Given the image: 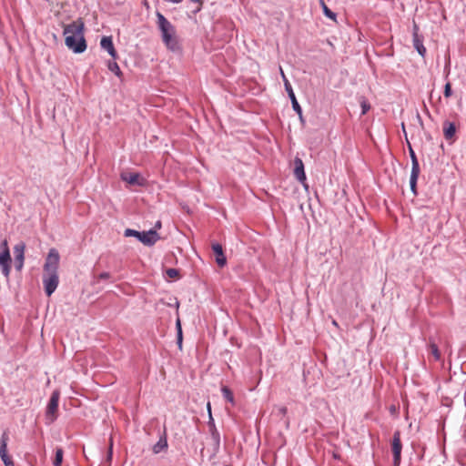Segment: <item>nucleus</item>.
<instances>
[{
	"mask_svg": "<svg viewBox=\"0 0 466 466\" xmlns=\"http://www.w3.org/2000/svg\"><path fill=\"white\" fill-rule=\"evenodd\" d=\"M60 256L56 248H51L44 264L43 284L46 294L50 297L59 284L58 266Z\"/></svg>",
	"mask_w": 466,
	"mask_h": 466,
	"instance_id": "obj_1",
	"label": "nucleus"
},
{
	"mask_svg": "<svg viewBox=\"0 0 466 466\" xmlns=\"http://www.w3.org/2000/svg\"><path fill=\"white\" fill-rule=\"evenodd\" d=\"M63 34L66 46L70 50L80 54L86 49V42L84 37V22L81 19L65 25Z\"/></svg>",
	"mask_w": 466,
	"mask_h": 466,
	"instance_id": "obj_2",
	"label": "nucleus"
},
{
	"mask_svg": "<svg viewBox=\"0 0 466 466\" xmlns=\"http://www.w3.org/2000/svg\"><path fill=\"white\" fill-rule=\"evenodd\" d=\"M157 18L163 43L172 51L178 49V42L173 25L160 12H157Z\"/></svg>",
	"mask_w": 466,
	"mask_h": 466,
	"instance_id": "obj_3",
	"label": "nucleus"
},
{
	"mask_svg": "<svg viewBox=\"0 0 466 466\" xmlns=\"http://www.w3.org/2000/svg\"><path fill=\"white\" fill-rule=\"evenodd\" d=\"M124 236L135 237L138 238V240L141 241L144 245L147 246H152L159 239V236L156 229L139 232L135 229L127 228L124 232Z\"/></svg>",
	"mask_w": 466,
	"mask_h": 466,
	"instance_id": "obj_4",
	"label": "nucleus"
},
{
	"mask_svg": "<svg viewBox=\"0 0 466 466\" xmlns=\"http://www.w3.org/2000/svg\"><path fill=\"white\" fill-rule=\"evenodd\" d=\"M60 392L56 390L52 392L46 410V420L48 424L53 423L57 418Z\"/></svg>",
	"mask_w": 466,
	"mask_h": 466,
	"instance_id": "obj_5",
	"label": "nucleus"
},
{
	"mask_svg": "<svg viewBox=\"0 0 466 466\" xmlns=\"http://www.w3.org/2000/svg\"><path fill=\"white\" fill-rule=\"evenodd\" d=\"M280 74H281L282 80L284 82L285 90L287 91V93L289 95V99L291 101L292 108L294 109V111L299 116V119L301 121H303L301 106H299V102H298V100L296 98V96H295V94L293 92L292 86H291L289 79L287 78L286 75L284 74L282 68H280Z\"/></svg>",
	"mask_w": 466,
	"mask_h": 466,
	"instance_id": "obj_6",
	"label": "nucleus"
},
{
	"mask_svg": "<svg viewBox=\"0 0 466 466\" xmlns=\"http://www.w3.org/2000/svg\"><path fill=\"white\" fill-rule=\"evenodd\" d=\"M9 441V436L6 431H4L1 436L0 441V457L3 461L5 466H15V463L12 458L7 453V443Z\"/></svg>",
	"mask_w": 466,
	"mask_h": 466,
	"instance_id": "obj_7",
	"label": "nucleus"
},
{
	"mask_svg": "<svg viewBox=\"0 0 466 466\" xmlns=\"http://www.w3.org/2000/svg\"><path fill=\"white\" fill-rule=\"evenodd\" d=\"M391 450L393 453V464L399 466L400 463L402 445L400 431H395L392 438Z\"/></svg>",
	"mask_w": 466,
	"mask_h": 466,
	"instance_id": "obj_8",
	"label": "nucleus"
},
{
	"mask_svg": "<svg viewBox=\"0 0 466 466\" xmlns=\"http://www.w3.org/2000/svg\"><path fill=\"white\" fill-rule=\"evenodd\" d=\"M208 410L209 414V421H208V428H209V433L211 436V440L213 441L214 449L215 451H218L220 445V435L218 431L216 428L214 420L211 415V407L210 403H208Z\"/></svg>",
	"mask_w": 466,
	"mask_h": 466,
	"instance_id": "obj_9",
	"label": "nucleus"
},
{
	"mask_svg": "<svg viewBox=\"0 0 466 466\" xmlns=\"http://www.w3.org/2000/svg\"><path fill=\"white\" fill-rule=\"evenodd\" d=\"M294 176L300 183H304L306 181L304 164L299 157H295L294 159Z\"/></svg>",
	"mask_w": 466,
	"mask_h": 466,
	"instance_id": "obj_10",
	"label": "nucleus"
},
{
	"mask_svg": "<svg viewBox=\"0 0 466 466\" xmlns=\"http://www.w3.org/2000/svg\"><path fill=\"white\" fill-rule=\"evenodd\" d=\"M212 250L216 256V262L220 267L223 268L227 264V258L223 252V248L218 243H213L211 245Z\"/></svg>",
	"mask_w": 466,
	"mask_h": 466,
	"instance_id": "obj_11",
	"label": "nucleus"
},
{
	"mask_svg": "<svg viewBox=\"0 0 466 466\" xmlns=\"http://www.w3.org/2000/svg\"><path fill=\"white\" fill-rule=\"evenodd\" d=\"M100 46L108 52L112 58L116 59L117 57L111 36H103L100 41Z\"/></svg>",
	"mask_w": 466,
	"mask_h": 466,
	"instance_id": "obj_12",
	"label": "nucleus"
},
{
	"mask_svg": "<svg viewBox=\"0 0 466 466\" xmlns=\"http://www.w3.org/2000/svg\"><path fill=\"white\" fill-rule=\"evenodd\" d=\"M413 46L414 48L418 51V53L424 56L426 54V48L423 46L422 40L420 38V35L418 34V26L414 25V30H413Z\"/></svg>",
	"mask_w": 466,
	"mask_h": 466,
	"instance_id": "obj_13",
	"label": "nucleus"
},
{
	"mask_svg": "<svg viewBox=\"0 0 466 466\" xmlns=\"http://www.w3.org/2000/svg\"><path fill=\"white\" fill-rule=\"evenodd\" d=\"M121 178L131 185L142 186L145 181V179L138 173L122 174Z\"/></svg>",
	"mask_w": 466,
	"mask_h": 466,
	"instance_id": "obj_14",
	"label": "nucleus"
},
{
	"mask_svg": "<svg viewBox=\"0 0 466 466\" xmlns=\"http://www.w3.org/2000/svg\"><path fill=\"white\" fill-rule=\"evenodd\" d=\"M456 133V127L454 123L445 121L443 123V135L446 140H451Z\"/></svg>",
	"mask_w": 466,
	"mask_h": 466,
	"instance_id": "obj_15",
	"label": "nucleus"
},
{
	"mask_svg": "<svg viewBox=\"0 0 466 466\" xmlns=\"http://www.w3.org/2000/svg\"><path fill=\"white\" fill-rule=\"evenodd\" d=\"M167 449V441L166 436L160 437L158 441L153 446V452L157 454Z\"/></svg>",
	"mask_w": 466,
	"mask_h": 466,
	"instance_id": "obj_16",
	"label": "nucleus"
},
{
	"mask_svg": "<svg viewBox=\"0 0 466 466\" xmlns=\"http://www.w3.org/2000/svg\"><path fill=\"white\" fill-rule=\"evenodd\" d=\"M25 248V245L23 242L18 243V244H16L14 247V253H15V261H24V258H25V256H24Z\"/></svg>",
	"mask_w": 466,
	"mask_h": 466,
	"instance_id": "obj_17",
	"label": "nucleus"
},
{
	"mask_svg": "<svg viewBox=\"0 0 466 466\" xmlns=\"http://www.w3.org/2000/svg\"><path fill=\"white\" fill-rule=\"evenodd\" d=\"M420 175V170H413L410 173V185L411 191L416 194L417 180Z\"/></svg>",
	"mask_w": 466,
	"mask_h": 466,
	"instance_id": "obj_18",
	"label": "nucleus"
},
{
	"mask_svg": "<svg viewBox=\"0 0 466 466\" xmlns=\"http://www.w3.org/2000/svg\"><path fill=\"white\" fill-rule=\"evenodd\" d=\"M428 349L429 352L433 356L435 360H441V352L439 350L438 346L434 342L430 341Z\"/></svg>",
	"mask_w": 466,
	"mask_h": 466,
	"instance_id": "obj_19",
	"label": "nucleus"
},
{
	"mask_svg": "<svg viewBox=\"0 0 466 466\" xmlns=\"http://www.w3.org/2000/svg\"><path fill=\"white\" fill-rule=\"evenodd\" d=\"M410 159H411V171L420 170V165H419L418 158L410 146Z\"/></svg>",
	"mask_w": 466,
	"mask_h": 466,
	"instance_id": "obj_20",
	"label": "nucleus"
},
{
	"mask_svg": "<svg viewBox=\"0 0 466 466\" xmlns=\"http://www.w3.org/2000/svg\"><path fill=\"white\" fill-rule=\"evenodd\" d=\"M64 451L62 448H56V456L53 461L54 466H61L63 461Z\"/></svg>",
	"mask_w": 466,
	"mask_h": 466,
	"instance_id": "obj_21",
	"label": "nucleus"
},
{
	"mask_svg": "<svg viewBox=\"0 0 466 466\" xmlns=\"http://www.w3.org/2000/svg\"><path fill=\"white\" fill-rule=\"evenodd\" d=\"M11 263V256L9 250H3L0 253V266Z\"/></svg>",
	"mask_w": 466,
	"mask_h": 466,
	"instance_id": "obj_22",
	"label": "nucleus"
},
{
	"mask_svg": "<svg viewBox=\"0 0 466 466\" xmlns=\"http://www.w3.org/2000/svg\"><path fill=\"white\" fill-rule=\"evenodd\" d=\"M107 67L116 76H122V72H121V70H120V68H119V66H118L116 62L109 61L108 64H107Z\"/></svg>",
	"mask_w": 466,
	"mask_h": 466,
	"instance_id": "obj_23",
	"label": "nucleus"
},
{
	"mask_svg": "<svg viewBox=\"0 0 466 466\" xmlns=\"http://www.w3.org/2000/svg\"><path fill=\"white\" fill-rule=\"evenodd\" d=\"M320 4H321V6H322V9H323V13L324 15L332 19V20H336V14L334 12H332L325 4V2L323 0H320Z\"/></svg>",
	"mask_w": 466,
	"mask_h": 466,
	"instance_id": "obj_24",
	"label": "nucleus"
},
{
	"mask_svg": "<svg viewBox=\"0 0 466 466\" xmlns=\"http://www.w3.org/2000/svg\"><path fill=\"white\" fill-rule=\"evenodd\" d=\"M221 391H222V394H223V397L229 402L233 403L234 402V397H233V393L232 391L228 388V387H223L221 389Z\"/></svg>",
	"mask_w": 466,
	"mask_h": 466,
	"instance_id": "obj_25",
	"label": "nucleus"
},
{
	"mask_svg": "<svg viewBox=\"0 0 466 466\" xmlns=\"http://www.w3.org/2000/svg\"><path fill=\"white\" fill-rule=\"evenodd\" d=\"M360 106H361V115H365L370 108V105L368 100L364 97L360 99Z\"/></svg>",
	"mask_w": 466,
	"mask_h": 466,
	"instance_id": "obj_26",
	"label": "nucleus"
},
{
	"mask_svg": "<svg viewBox=\"0 0 466 466\" xmlns=\"http://www.w3.org/2000/svg\"><path fill=\"white\" fill-rule=\"evenodd\" d=\"M179 275V272L176 268H167L166 270V276L169 279H176Z\"/></svg>",
	"mask_w": 466,
	"mask_h": 466,
	"instance_id": "obj_27",
	"label": "nucleus"
},
{
	"mask_svg": "<svg viewBox=\"0 0 466 466\" xmlns=\"http://www.w3.org/2000/svg\"><path fill=\"white\" fill-rule=\"evenodd\" d=\"M1 269H2V273L5 276V277H8L9 274H10V269H11V267H10V263L8 264H5V265H2L0 266Z\"/></svg>",
	"mask_w": 466,
	"mask_h": 466,
	"instance_id": "obj_28",
	"label": "nucleus"
},
{
	"mask_svg": "<svg viewBox=\"0 0 466 466\" xmlns=\"http://www.w3.org/2000/svg\"><path fill=\"white\" fill-rule=\"evenodd\" d=\"M287 411H288V410H287V408L285 406H279L277 408V414H278V416L284 417L287 414Z\"/></svg>",
	"mask_w": 466,
	"mask_h": 466,
	"instance_id": "obj_29",
	"label": "nucleus"
},
{
	"mask_svg": "<svg viewBox=\"0 0 466 466\" xmlns=\"http://www.w3.org/2000/svg\"><path fill=\"white\" fill-rule=\"evenodd\" d=\"M451 96V86L450 83H447L444 87V96L450 97Z\"/></svg>",
	"mask_w": 466,
	"mask_h": 466,
	"instance_id": "obj_30",
	"label": "nucleus"
},
{
	"mask_svg": "<svg viewBox=\"0 0 466 466\" xmlns=\"http://www.w3.org/2000/svg\"><path fill=\"white\" fill-rule=\"evenodd\" d=\"M182 340H183L182 329L179 328V330L177 331V344H178L179 348H181V346H182Z\"/></svg>",
	"mask_w": 466,
	"mask_h": 466,
	"instance_id": "obj_31",
	"label": "nucleus"
},
{
	"mask_svg": "<svg viewBox=\"0 0 466 466\" xmlns=\"http://www.w3.org/2000/svg\"><path fill=\"white\" fill-rule=\"evenodd\" d=\"M112 449H113V441H112V438L110 439V443H109V449H108V453H107V461H110L112 460Z\"/></svg>",
	"mask_w": 466,
	"mask_h": 466,
	"instance_id": "obj_32",
	"label": "nucleus"
},
{
	"mask_svg": "<svg viewBox=\"0 0 466 466\" xmlns=\"http://www.w3.org/2000/svg\"><path fill=\"white\" fill-rule=\"evenodd\" d=\"M0 248L3 250H9V248H8V244H7V241L5 239L2 241V243L0 244Z\"/></svg>",
	"mask_w": 466,
	"mask_h": 466,
	"instance_id": "obj_33",
	"label": "nucleus"
},
{
	"mask_svg": "<svg viewBox=\"0 0 466 466\" xmlns=\"http://www.w3.org/2000/svg\"><path fill=\"white\" fill-rule=\"evenodd\" d=\"M109 278H110V274L108 272H102L98 276V279H107Z\"/></svg>",
	"mask_w": 466,
	"mask_h": 466,
	"instance_id": "obj_34",
	"label": "nucleus"
},
{
	"mask_svg": "<svg viewBox=\"0 0 466 466\" xmlns=\"http://www.w3.org/2000/svg\"><path fill=\"white\" fill-rule=\"evenodd\" d=\"M24 261H15L16 269L20 270L23 268Z\"/></svg>",
	"mask_w": 466,
	"mask_h": 466,
	"instance_id": "obj_35",
	"label": "nucleus"
},
{
	"mask_svg": "<svg viewBox=\"0 0 466 466\" xmlns=\"http://www.w3.org/2000/svg\"><path fill=\"white\" fill-rule=\"evenodd\" d=\"M161 228V222L157 221L155 225V228Z\"/></svg>",
	"mask_w": 466,
	"mask_h": 466,
	"instance_id": "obj_36",
	"label": "nucleus"
},
{
	"mask_svg": "<svg viewBox=\"0 0 466 466\" xmlns=\"http://www.w3.org/2000/svg\"><path fill=\"white\" fill-rule=\"evenodd\" d=\"M179 328H181L180 320H179V319H177V331L179 330Z\"/></svg>",
	"mask_w": 466,
	"mask_h": 466,
	"instance_id": "obj_37",
	"label": "nucleus"
},
{
	"mask_svg": "<svg viewBox=\"0 0 466 466\" xmlns=\"http://www.w3.org/2000/svg\"><path fill=\"white\" fill-rule=\"evenodd\" d=\"M169 1L174 4H178V3L182 2L183 0H169Z\"/></svg>",
	"mask_w": 466,
	"mask_h": 466,
	"instance_id": "obj_38",
	"label": "nucleus"
},
{
	"mask_svg": "<svg viewBox=\"0 0 466 466\" xmlns=\"http://www.w3.org/2000/svg\"><path fill=\"white\" fill-rule=\"evenodd\" d=\"M226 466H231V465H226Z\"/></svg>",
	"mask_w": 466,
	"mask_h": 466,
	"instance_id": "obj_39",
	"label": "nucleus"
}]
</instances>
